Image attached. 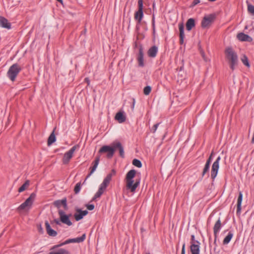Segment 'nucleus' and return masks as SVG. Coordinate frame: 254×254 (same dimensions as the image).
<instances>
[{
	"label": "nucleus",
	"instance_id": "obj_36",
	"mask_svg": "<svg viewBox=\"0 0 254 254\" xmlns=\"http://www.w3.org/2000/svg\"><path fill=\"white\" fill-rule=\"evenodd\" d=\"M151 91V87L150 86H145L143 89V93L145 95H148L150 94Z\"/></svg>",
	"mask_w": 254,
	"mask_h": 254
},
{
	"label": "nucleus",
	"instance_id": "obj_21",
	"mask_svg": "<svg viewBox=\"0 0 254 254\" xmlns=\"http://www.w3.org/2000/svg\"><path fill=\"white\" fill-rule=\"evenodd\" d=\"M221 227V223L220 219H219L215 223L214 227H213V231H214V234L215 237V239L217 237V233L219 231ZM216 241V239L215 240V242Z\"/></svg>",
	"mask_w": 254,
	"mask_h": 254
},
{
	"label": "nucleus",
	"instance_id": "obj_9",
	"mask_svg": "<svg viewBox=\"0 0 254 254\" xmlns=\"http://www.w3.org/2000/svg\"><path fill=\"white\" fill-rule=\"evenodd\" d=\"M221 160L220 156H218L213 163L211 170V177L213 180L216 178L219 168V162Z\"/></svg>",
	"mask_w": 254,
	"mask_h": 254
},
{
	"label": "nucleus",
	"instance_id": "obj_28",
	"mask_svg": "<svg viewBox=\"0 0 254 254\" xmlns=\"http://www.w3.org/2000/svg\"><path fill=\"white\" fill-rule=\"evenodd\" d=\"M30 181L29 180H27L19 188L18 192H21L25 190L29 186Z\"/></svg>",
	"mask_w": 254,
	"mask_h": 254
},
{
	"label": "nucleus",
	"instance_id": "obj_30",
	"mask_svg": "<svg viewBox=\"0 0 254 254\" xmlns=\"http://www.w3.org/2000/svg\"><path fill=\"white\" fill-rule=\"evenodd\" d=\"M112 177V174H109L107 175V176L106 177V178L104 179L103 182L102 183H103L104 185H106V186H108Z\"/></svg>",
	"mask_w": 254,
	"mask_h": 254
},
{
	"label": "nucleus",
	"instance_id": "obj_46",
	"mask_svg": "<svg viewBox=\"0 0 254 254\" xmlns=\"http://www.w3.org/2000/svg\"><path fill=\"white\" fill-rule=\"evenodd\" d=\"M60 221H61L59 220H58V219H54V220H53V222H54V223H56V224H57V225H60Z\"/></svg>",
	"mask_w": 254,
	"mask_h": 254
},
{
	"label": "nucleus",
	"instance_id": "obj_12",
	"mask_svg": "<svg viewBox=\"0 0 254 254\" xmlns=\"http://www.w3.org/2000/svg\"><path fill=\"white\" fill-rule=\"evenodd\" d=\"M87 214V210L82 211L80 209H78L76 210V213L74 214V216L76 221H78L82 219L83 217L86 215Z\"/></svg>",
	"mask_w": 254,
	"mask_h": 254
},
{
	"label": "nucleus",
	"instance_id": "obj_34",
	"mask_svg": "<svg viewBox=\"0 0 254 254\" xmlns=\"http://www.w3.org/2000/svg\"><path fill=\"white\" fill-rule=\"evenodd\" d=\"M248 11L251 14L254 15V5L248 3Z\"/></svg>",
	"mask_w": 254,
	"mask_h": 254
},
{
	"label": "nucleus",
	"instance_id": "obj_39",
	"mask_svg": "<svg viewBox=\"0 0 254 254\" xmlns=\"http://www.w3.org/2000/svg\"><path fill=\"white\" fill-rule=\"evenodd\" d=\"M159 125V123H157L153 126V127H152L151 130L153 133L155 132Z\"/></svg>",
	"mask_w": 254,
	"mask_h": 254
},
{
	"label": "nucleus",
	"instance_id": "obj_15",
	"mask_svg": "<svg viewBox=\"0 0 254 254\" xmlns=\"http://www.w3.org/2000/svg\"><path fill=\"white\" fill-rule=\"evenodd\" d=\"M0 26L8 29H10L11 24L4 17L0 16Z\"/></svg>",
	"mask_w": 254,
	"mask_h": 254
},
{
	"label": "nucleus",
	"instance_id": "obj_49",
	"mask_svg": "<svg viewBox=\"0 0 254 254\" xmlns=\"http://www.w3.org/2000/svg\"><path fill=\"white\" fill-rule=\"evenodd\" d=\"M194 239H195L194 235H192L191 236V240L192 241L194 242V243L195 244L196 243H195V241H194Z\"/></svg>",
	"mask_w": 254,
	"mask_h": 254
},
{
	"label": "nucleus",
	"instance_id": "obj_55",
	"mask_svg": "<svg viewBox=\"0 0 254 254\" xmlns=\"http://www.w3.org/2000/svg\"><path fill=\"white\" fill-rule=\"evenodd\" d=\"M201 55L203 56V53H201Z\"/></svg>",
	"mask_w": 254,
	"mask_h": 254
},
{
	"label": "nucleus",
	"instance_id": "obj_19",
	"mask_svg": "<svg viewBox=\"0 0 254 254\" xmlns=\"http://www.w3.org/2000/svg\"><path fill=\"white\" fill-rule=\"evenodd\" d=\"M137 61L138 62L139 66L141 67L144 66L143 52L141 47L139 48V54L137 57Z\"/></svg>",
	"mask_w": 254,
	"mask_h": 254
},
{
	"label": "nucleus",
	"instance_id": "obj_3",
	"mask_svg": "<svg viewBox=\"0 0 254 254\" xmlns=\"http://www.w3.org/2000/svg\"><path fill=\"white\" fill-rule=\"evenodd\" d=\"M21 70V67L18 64H13L7 72V76L11 81H14Z\"/></svg>",
	"mask_w": 254,
	"mask_h": 254
},
{
	"label": "nucleus",
	"instance_id": "obj_27",
	"mask_svg": "<svg viewBox=\"0 0 254 254\" xmlns=\"http://www.w3.org/2000/svg\"><path fill=\"white\" fill-rule=\"evenodd\" d=\"M56 141V136L54 133V130L51 133L48 139V145H51Z\"/></svg>",
	"mask_w": 254,
	"mask_h": 254
},
{
	"label": "nucleus",
	"instance_id": "obj_40",
	"mask_svg": "<svg viewBox=\"0 0 254 254\" xmlns=\"http://www.w3.org/2000/svg\"><path fill=\"white\" fill-rule=\"evenodd\" d=\"M62 204L63 205L64 208H67V204H66V199L65 198H63V199L61 200Z\"/></svg>",
	"mask_w": 254,
	"mask_h": 254
},
{
	"label": "nucleus",
	"instance_id": "obj_44",
	"mask_svg": "<svg viewBox=\"0 0 254 254\" xmlns=\"http://www.w3.org/2000/svg\"><path fill=\"white\" fill-rule=\"evenodd\" d=\"M181 254H185V244L183 245Z\"/></svg>",
	"mask_w": 254,
	"mask_h": 254
},
{
	"label": "nucleus",
	"instance_id": "obj_53",
	"mask_svg": "<svg viewBox=\"0 0 254 254\" xmlns=\"http://www.w3.org/2000/svg\"><path fill=\"white\" fill-rule=\"evenodd\" d=\"M57 0L59 2H60L61 3H63V0Z\"/></svg>",
	"mask_w": 254,
	"mask_h": 254
},
{
	"label": "nucleus",
	"instance_id": "obj_10",
	"mask_svg": "<svg viewBox=\"0 0 254 254\" xmlns=\"http://www.w3.org/2000/svg\"><path fill=\"white\" fill-rule=\"evenodd\" d=\"M60 245H56L54 247H53L50 249V252L49 253V254H70L69 252L67 251V250L64 249H60L57 250H55V249L57 248H58L59 247H61Z\"/></svg>",
	"mask_w": 254,
	"mask_h": 254
},
{
	"label": "nucleus",
	"instance_id": "obj_17",
	"mask_svg": "<svg viewBox=\"0 0 254 254\" xmlns=\"http://www.w3.org/2000/svg\"><path fill=\"white\" fill-rule=\"evenodd\" d=\"M196 244L192 243L190 246V251L192 254H199V242L197 241H195Z\"/></svg>",
	"mask_w": 254,
	"mask_h": 254
},
{
	"label": "nucleus",
	"instance_id": "obj_33",
	"mask_svg": "<svg viewBox=\"0 0 254 254\" xmlns=\"http://www.w3.org/2000/svg\"><path fill=\"white\" fill-rule=\"evenodd\" d=\"M241 61L243 64L245 65L246 66H247L248 67H249L250 66L248 59L246 56H243V57L241 59Z\"/></svg>",
	"mask_w": 254,
	"mask_h": 254
},
{
	"label": "nucleus",
	"instance_id": "obj_52",
	"mask_svg": "<svg viewBox=\"0 0 254 254\" xmlns=\"http://www.w3.org/2000/svg\"><path fill=\"white\" fill-rule=\"evenodd\" d=\"M39 231V232H42V228L41 226H40Z\"/></svg>",
	"mask_w": 254,
	"mask_h": 254
},
{
	"label": "nucleus",
	"instance_id": "obj_37",
	"mask_svg": "<svg viewBox=\"0 0 254 254\" xmlns=\"http://www.w3.org/2000/svg\"><path fill=\"white\" fill-rule=\"evenodd\" d=\"M81 189V184L80 183H78L75 185L74 189V191L75 194H77L80 190Z\"/></svg>",
	"mask_w": 254,
	"mask_h": 254
},
{
	"label": "nucleus",
	"instance_id": "obj_38",
	"mask_svg": "<svg viewBox=\"0 0 254 254\" xmlns=\"http://www.w3.org/2000/svg\"><path fill=\"white\" fill-rule=\"evenodd\" d=\"M61 200H56V201H54V204L56 207L59 208L61 206V205H62V203H61Z\"/></svg>",
	"mask_w": 254,
	"mask_h": 254
},
{
	"label": "nucleus",
	"instance_id": "obj_8",
	"mask_svg": "<svg viewBox=\"0 0 254 254\" xmlns=\"http://www.w3.org/2000/svg\"><path fill=\"white\" fill-rule=\"evenodd\" d=\"M58 213L60 216V221L64 224L67 226L72 225V223L69 219L70 214L68 215L62 210H59Z\"/></svg>",
	"mask_w": 254,
	"mask_h": 254
},
{
	"label": "nucleus",
	"instance_id": "obj_45",
	"mask_svg": "<svg viewBox=\"0 0 254 254\" xmlns=\"http://www.w3.org/2000/svg\"><path fill=\"white\" fill-rule=\"evenodd\" d=\"M199 2H200L199 0H193L192 4L193 6L197 4H198V3H199Z\"/></svg>",
	"mask_w": 254,
	"mask_h": 254
},
{
	"label": "nucleus",
	"instance_id": "obj_1",
	"mask_svg": "<svg viewBox=\"0 0 254 254\" xmlns=\"http://www.w3.org/2000/svg\"><path fill=\"white\" fill-rule=\"evenodd\" d=\"M224 53L225 59L229 64L230 68L233 71L239 62L237 53L231 47L226 48Z\"/></svg>",
	"mask_w": 254,
	"mask_h": 254
},
{
	"label": "nucleus",
	"instance_id": "obj_51",
	"mask_svg": "<svg viewBox=\"0 0 254 254\" xmlns=\"http://www.w3.org/2000/svg\"><path fill=\"white\" fill-rule=\"evenodd\" d=\"M110 174H112V176L113 175H115L116 174V171L114 169H113L112 170V172H111V173Z\"/></svg>",
	"mask_w": 254,
	"mask_h": 254
},
{
	"label": "nucleus",
	"instance_id": "obj_26",
	"mask_svg": "<svg viewBox=\"0 0 254 254\" xmlns=\"http://www.w3.org/2000/svg\"><path fill=\"white\" fill-rule=\"evenodd\" d=\"M243 198V194L241 191L239 192V196L237 200V213L240 212L241 210V204Z\"/></svg>",
	"mask_w": 254,
	"mask_h": 254
},
{
	"label": "nucleus",
	"instance_id": "obj_43",
	"mask_svg": "<svg viewBox=\"0 0 254 254\" xmlns=\"http://www.w3.org/2000/svg\"><path fill=\"white\" fill-rule=\"evenodd\" d=\"M213 154V152L212 151L210 154V155L209 156L208 159H207V160L206 161H209V164H210L211 163V159H212V155Z\"/></svg>",
	"mask_w": 254,
	"mask_h": 254
},
{
	"label": "nucleus",
	"instance_id": "obj_35",
	"mask_svg": "<svg viewBox=\"0 0 254 254\" xmlns=\"http://www.w3.org/2000/svg\"><path fill=\"white\" fill-rule=\"evenodd\" d=\"M132 164L134 166H135L137 167H138V168H140L142 166V164H141V161L137 159H134L133 160Z\"/></svg>",
	"mask_w": 254,
	"mask_h": 254
},
{
	"label": "nucleus",
	"instance_id": "obj_29",
	"mask_svg": "<svg viewBox=\"0 0 254 254\" xmlns=\"http://www.w3.org/2000/svg\"><path fill=\"white\" fill-rule=\"evenodd\" d=\"M233 236V233L231 232H229L228 233V235L224 238L223 242V244L224 245L228 244L230 242L231 239L232 238Z\"/></svg>",
	"mask_w": 254,
	"mask_h": 254
},
{
	"label": "nucleus",
	"instance_id": "obj_22",
	"mask_svg": "<svg viewBox=\"0 0 254 254\" xmlns=\"http://www.w3.org/2000/svg\"><path fill=\"white\" fill-rule=\"evenodd\" d=\"M99 161H100V156H97L95 158V161L93 163L94 164L93 166L91 168L90 172L89 174L88 175L87 177H88L92 174H93L94 173V172L96 170V169L98 165V164L99 163Z\"/></svg>",
	"mask_w": 254,
	"mask_h": 254
},
{
	"label": "nucleus",
	"instance_id": "obj_48",
	"mask_svg": "<svg viewBox=\"0 0 254 254\" xmlns=\"http://www.w3.org/2000/svg\"><path fill=\"white\" fill-rule=\"evenodd\" d=\"M85 81L87 83L88 85H90V80L88 78H85Z\"/></svg>",
	"mask_w": 254,
	"mask_h": 254
},
{
	"label": "nucleus",
	"instance_id": "obj_42",
	"mask_svg": "<svg viewBox=\"0 0 254 254\" xmlns=\"http://www.w3.org/2000/svg\"><path fill=\"white\" fill-rule=\"evenodd\" d=\"M107 187V186L106 185H104L103 183H102L100 186V189H102V190L105 191L106 188Z\"/></svg>",
	"mask_w": 254,
	"mask_h": 254
},
{
	"label": "nucleus",
	"instance_id": "obj_50",
	"mask_svg": "<svg viewBox=\"0 0 254 254\" xmlns=\"http://www.w3.org/2000/svg\"><path fill=\"white\" fill-rule=\"evenodd\" d=\"M135 100L134 99H133V103H132V109H133L134 107V105H135Z\"/></svg>",
	"mask_w": 254,
	"mask_h": 254
},
{
	"label": "nucleus",
	"instance_id": "obj_14",
	"mask_svg": "<svg viewBox=\"0 0 254 254\" xmlns=\"http://www.w3.org/2000/svg\"><path fill=\"white\" fill-rule=\"evenodd\" d=\"M179 29L180 32V43L181 44H183L184 43V39L185 37L184 25L183 23H180L179 24Z\"/></svg>",
	"mask_w": 254,
	"mask_h": 254
},
{
	"label": "nucleus",
	"instance_id": "obj_6",
	"mask_svg": "<svg viewBox=\"0 0 254 254\" xmlns=\"http://www.w3.org/2000/svg\"><path fill=\"white\" fill-rule=\"evenodd\" d=\"M79 145L78 144L75 145L69 151L64 153L63 158V162L64 164L68 163L70 160L72 158L75 151L79 149Z\"/></svg>",
	"mask_w": 254,
	"mask_h": 254
},
{
	"label": "nucleus",
	"instance_id": "obj_47",
	"mask_svg": "<svg viewBox=\"0 0 254 254\" xmlns=\"http://www.w3.org/2000/svg\"><path fill=\"white\" fill-rule=\"evenodd\" d=\"M138 6H143V0H138Z\"/></svg>",
	"mask_w": 254,
	"mask_h": 254
},
{
	"label": "nucleus",
	"instance_id": "obj_54",
	"mask_svg": "<svg viewBox=\"0 0 254 254\" xmlns=\"http://www.w3.org/2000/svg\"><path fill=\"white\" fill-rule=\"evenodd\" d=\"M209 0V1H215L216 0Z\"/></svg>",
	"mask_w": 254,
	"mask_h": 254
},
{
	"label": "nucleus",
	"instance_id": "obj_13",
	"mask_svg": "<svg viewBox=\"0 0 254 254\" xmlns=\"http://www.w3.org/2000/svg\"><path fill=\"white\" fill-rule=\"evenodd\" d=\"M143 7L138 6V9L134 14V19L138 21V23H140L143 16Z\"/></svg>",
	"mask_w": 254,
	"mask_h": 254
},
{
	"label": "nucleus",
	"instance_id": "obj_25",
	"mask_svg": "<svg viewBox=\"0 0 254 254\" xmlns=\"http://www.w3.org/2000/svg\"><path fill=\"white\" fill-rule=\"evenodd\" d=\"M115 150L118 148L119 150L120 155L122 157H124V150L121 143L119 142L115 143Z\"/></svg>",
	"mask_w": 254,
	"mask_h": 254
},
{
	"label": "nucleus",
	"instance_id": "obj_5",
	"mask_svg": "<svg viewBox=\"0 0 254 254\" xmlns=\"http://www.w3.org/2000/svg\"><path fill=\"white\" fill-rule=\"evenodd\" d=\"M36 194L35 193H32L30 196L26 199V200L22 203L19 207L17 208L18 210H24L26 208L29 209L33 203V201L35 198Z\"/></svg>",
	"mask_w": 254,
	"mask_h": 254
},
{
	"label": "nucleus",
	"instance_id": "obj_11",
	"mask_svg": "<svg viewBox=\"0 0 254 254\" xmlns=\"http://www.w3.org/2000/svg\"><path fill=\"white\" fill-rule=\"evenodd\" d=\"M86 235L85 234H84L82 235V236L80 237H78L74 239H70L68 240H66L64 243L60 244V246H63L70 243H81L84 241V240L85 239Z\"/></svg>",
	"mask_w": 254,
	"mask_h": 254
},
{
	"label": "nucleus",
	"instance_id": "obj_7",
	"mask_svg": "<svg viewBox=\"0 0 254 254\" xmlns=\"http://www.w3.org/2000/svg\"><path fill=\"white\" fill-rule=\"evenodd\" d=\"M215 19V15L214 14L205 16L201 21V25L202 27L203 28H209L214 22Z\"/></svg>",
	"mask_w": 254,
	"mask_h": 254
},
{
	"label": "nucleus",
	"instance_id": "obj_41",
	"mask_svg": "<svg viewBox=\"0 0 254 254\" xmlns=\"http://www.w3.org/2000/svg\"><path fill=\"white\" fill-rule=\"evenodd\" d=\"M86 207L88 210H92L94 209L95 206L93 204H87Z\"/></svg>",
	"mask_w": 254,
	"mask_h": 254
},
{
	"label": "nucleus",
	"instance_id": "obj_24",
	"mask_svg": "<svg viewBox=\"0 0 254 254\" xmlns=\"http://www.w3.org/2000/svg\"><path fill=\"white\" fill-rule=\"evenodd\" d=\"M195 26V21L193 18L189 19L186 23V28L188 31H190Z\"/></svg>",
	"mask_w": 254,
	"mask_h": 254
},
{
	"label": "nucleus",
	"instance_id": "obj_2",
	"mask_svg": "<svg viewBox=\"0 0 254 254\" xmlns=\"http://www.w3.org/2000/svg\"><path fill=\"white\" fill-rule=\"evenodd\" d=\"M136 174V171L135 170H130L127 174L126 180V187L127 189L129 190L131 192H134L136 189L138 187L140 183V180H136L135 182L133 179Z\"/></svg>",
	"mask_w": 254,
	"mask_h": 254
},
{
	"label": "nucleus",
	"instance_id": "obj_16",
	"mask_svg": "<svg viewBox=\"0 0 254 254\" xmlns=\"http://www.w3.org/2000/svg\"><path fill=\"white\" fill-rule=\"evenodd\" d=\"M237 37L241 41L251 42L252 41V38L250 36L243 33H238Z\"/></svg>",
	"mask_w": 254,
	"mask_h": 254
},
{
	"label": "nucleus",
	"instance_id": "obj_4",
	"mask_svg": "<svg viewBox=\"0 0 254 254\" xmlns=\"http://www.w3.org/2000/svg\"><path fill=\"white\" fill-rule=\"evenodd\" d=\"M115 152V143L113 144L112 146L108 145H104L102 146L99 150L98 153H107L106 157L108 158H112Z\"/></svg>",
	"mask_w": 254,
	"mask_h": 254
},
{
	"label": "nucleus",
	"instance_id": "obj_18",
	"mask_svg": "<svg viewBox=\"0 0 254 254\" xmlns=\"http://www.w3.org/2000/svg\"><path fill=\"white\" fill-rule=\"evenodd\" d=\"M45 226L47 234L49 236L52 237H55L57 236V232L51 228L50 224L47 221L45 222Z\"/></svg>",
	"mask_w": 254,
	"mask_h": 254
},
{
	"label": "nucleus",
	"instance_id": "obj_56",
	"mask_svg": "<svg viewBox=\"0 0 254 254\" xmlns=\"http://www.w3.org/2000/svg\"><path fill=\"white\" fill-rule=\"evenodd\" d=\"M146 254H150L148 253H147Z\"/></svg>",
	"mask_w": 254,
	"mask_h": 254
},
{
	"label": "nucleus",
	"instance_id": "obj_20",
	"mask_svg": "<svg viewBox=\"0 0 254 254\" xmlns=\"http://www.w3.org/2000/svg\"><path fill=\"white\" fill-rule=\"evenodd\" d=\"M115 119L120 123H122L125 122L126 117L123 112H119L117 113L115 117Z\"/></svg>",
	"mask_w": 254,
	"mask_h": 254
},
{
	"label": "nucleus",
	"instance_id": "obj_31",
	"mask_svg": "<svg viewBox=\"0 0 254 254\" xmlns=\"http://www.w3.org/2000/svg\"><path fill=\"white\" fill-rule=\"evenodd\" d=\"M104 191H105L102 190V189L99 188L98 191L95 193L92 200H95L96 199L99 198L101 196V195L104 193Z\"/></svg>",
	"mask_w": 254,
	"mask_h": 254
},
{
	"label": "nucleus",
	"instance_id": "obj_32",
	"mask_svg": "<svg viewBox=\"0 0 254 254\" xmlns=\"http://www.w3.org/2000/svg\"><path fill=\"white\" fill-rule=\"evenodd\" d=\"M210 164H209V161H206V162L205 163V166H204V167L203 168L202 173V176H204V175L207 172H208V171H209V167H210Z\"/></svg>",
	"mask_w": 254,
	"mask_h": 254
},
{
	"label": "nucleus",
	"instance_id": "obj_23",
	"mask_svg": "<svg viewBox=\"0 0 254 254\" xmlns=\"http://www.w3.org/2000/svg\"><path fill=\"white\" fill-rule=\"evenodd\" d=\"M157 52V47L155 46H154L149 49L148 51V55L150 57L154 58L156 57Z\"/></svg>",
	"mask_w": 254,
	"mask_h": 254
}]
</instances>
